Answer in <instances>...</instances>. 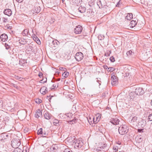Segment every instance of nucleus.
Segmentation results:
<instances>
[{
	"label": "nucleus",
	"mask_w": 152,
	"mask_h": 152,
	"mask_svg": "<svg viewBox=\"0 0 152 152\" xmlns=\"http://www.w3.org/2000/svg\"><path fill=\"white\" fill-rule=\"evenodd\" d=\"M83 145L81 139H79L78 140L75 139L73 140L72 145L74 146L75 148L79 149L81 148Z\"/></svg>",
	"instance_id": "nucleus-1"
},
{
	"label": "nucleus",
	"mask_w": 152,
	"mask_h": 152,
	"mask_svg": "<svg viewBox=\"0 0 152 152\" xmlns=\"http://www.w3.org/2000/svg\"><path fill=\"white\" fill-rule=\"evenodd\" d=\"M118 132L120 134L124 135L126 134L128 132L127 126L126 125L121 126L118 128Z\"/></svg>",
	"instance_id": "nucleus-2"
},
{
	"label": "nucleus",
	"mask_w": 152,
	"mask_h": 152,
	"mask_svg": "<svg viewBox=\"0 0 152 152\" xmlns=\"http://www.w3.org/2000/svg\"><path fill=\"white\" fill-rule=\"evenodd\" d=\"M20 144V141L18 139H14L11 141V146L14 148H18Z\"/></svg>",
	"instance_id": "nucleus-3"
},
{
	"label": "nucleus",
	"mask_w": 152,
	"mask_h": 152,
	"mask_svg": "<svg viewBox=\"0 0 152 152\" xmlns=\"http://www.w3.org/2000/svg\"><path fill=\"white\" fill-rule=\"evenodd\" d=\"M17 115L18 118L21 120L25 119L26 116V112L24 110L18 111L17 112Z\"/></svg>",
	"instance_id": "nucleus-4"
},
{
	"label": "nucleus",
	"mask_w": 152,
	"mask_h": 152,
	"mask_svg": "<svg viewBox=\"0 0 152 152\" xmlns=\"http://www.w3.org/2000/svg\"><path fill=\"white\" fill-rule=\"evenodd\" d=\"M111 84L113 86H115L118 83V78L114 75L112 74Z\"/></svg>",
	"instance_id": "nucleus-5"
},
{
	"label": "nucleus",
	"mask_w": 152,
	"mask_h": 152,
	"mask_svg": "<svg viewBox=\"0 0 152 152\" xmlns=\"http://www.w3.org/2000/svg\"><path fill=\"white\" fill-rule=\"evenodd\" d=\"M135 92L136 95H141L144 93V91L142 88L138 87L136 89Z\"/></svg>",
	"instance_id": "nucleus-6"
},
{
	"label": "nucleus",
	"mask_w": 152,
	"mask_h": 152,
	"mask_svg": "<svg viewBox=\"0 0 152 152\" xmlns=\"http://www.w3.org/2000/svg\"><path fill=\"white\" fill-rule=\"evenodd\" d=\"M83 57V54L81 52L77 53L75 56V58L77 61H79L82 60Z\"/></svg>",
	"instance_id": "nucleus-7"
},
{
	"label": "nucleus",
	"mask_w": 152,
	"mask_h": 152,
	"mask_svg": "<svg viewBox=\"0 0 152 152\" xmlns=\"http://www.w3.org/2000/svg\"><path fill=\"white\" fill-rule=\"evenodd\" d=\"M83 28L80 25H78L74 29V31L76 34H80L82 31Z\"/></svg>",
	"instance_id": "nucleus-8"
},
{
	"label": "nucleus",
	"mask_w": 152,
	"mask_h": 152,
	"mask_svg": "<svg viewBox=\"0 0 152 152\" xmlns=\"http://www.w3.org/2000/svg\"><path fill=\"white\" fill-rule=\"evenodd\" d=\"M136 94L135 92H131L129 94V99L130 101L134 100L135 97L136 96Z\"/></svg>",
	"instance_id": "nucleus-9"
},
{
	"label": "nucleus",
	"mask_w": 152,
	"mask_h": 152,
	"mask_svg": "<svg viewBox=\"0 0 152 152\" xmlns=\"http://www.w3.org/2000/svg\"><path fill=\"white\" fill-rule=\"evenodd\" d=\"M35 116L37 118H38L42 116V112L40 110L38 109L36 110L35 114Z\"/></svg>",
	"instance_id": "nucleus-10"
},
{
	"label": "nucleus",
	"mask_w": 152,
	"mask_h": 152,
	"mask_svg": "<svg viewBox=\"0 0 152 152\" xmlns=\"http://www.w3.org/2000/svg\"><path fill=\"white\" fill-rule=\"evenodd\" d=\"M119 120L116 118H113L111 119L110 122L114 125H116L119 124Z\"/></svg>",
	"instance_id": "nucleus-11"
},
{
	"label": "nucleus",
	"mask_w": 152,
	"mask_h": 152,
	"mask_svg": "<svg viewBox=\"0 0 152 152\" xmlns=\"http://www.w3.org/2000/svg\"><path fill=\"white\" fill-rule=\"evenodd\" d=\"M4 13L5 15L10 16L12 14V11L10 9H8L4 10Z\"/></svg>",
	"instance_id": "nucleus-12"
},
{
	"label": "nucleus",
	"mask_w": 152,
	"mask_h": 152,
	"mask_svg": "<svg viewBox=\"0 0 152 152\" xmlns=\"http://www.w3.org/2000/svg\"><path fill=\"white\" fill-rule=\"evenodd\" d=\"M0 38L2 41L5 42L7 40L8 37L6 34H3L1 35Z\"/></svg>",
	"instance_id": "nucleus-13"
},
{
	"label": "nucleus",
	"mask_w": 152,
	"mask_h": 152,
	"mask_svg": "<svg viewBox=\"0 0 152 152\" xmlns=\"http://www.w3.org/2000/svg\"><path fill=\"white\" fill-rule=\"evenodd\" d=\"M138 126L140 127H143L145 124V122L143 120H140L138 123Z\"/></svg>",
	"instance_id": "nucleus-14"
},
{
	"label": "nucleus",
	"mask_w": 152,
	"mask_h": 152,
	"mask_svg": "<svg viewBox=\"0 0 152 152\" xmlns=\"http://www.w3.org/2000/svg\"><path fill=\"white\" fill-rule=\"evenodd\" d=\"M46 87L45 86H43L40 89V93L42 94H45L47 92V91H46Z\"/></svg>",
	"instance_id": "nucleus-15"
},
{
	"label": "nucleus",
	"mask_w": 152,
	"mask_h": 152,
	"mask_svg": "<svg viewBox=\"0 0 152 152\" xmlns=\"http://www.w3.org/2000/svg\"><path fill=\"white\" fill-rule=\"evenodd\" d=\"M133 18V15L132 13H128L125 17V19L130 20Z\"/></svg>",
	"instance_id": "nucleus-16"
},
{
	"label": "nucleus",
	"mask_w": 152,
	"mask_h": 152,
	"mask_svg": "<svg viewBox=\"0 0 152 152\" xmlns=\"http://www.w3.org/2000/svg\"><path fill=\"white\" fill-rule=\"evenodd\" d=\"M75 137H69L67 138L66 140L69 142H71L72 144L73 140H75Z\"/></svg>",
	"instance_id": "nucleus-17"
},
{
	"label": "nucleus",
	"mask_w": 152,
	"mask_h": 152,
	"mask_svg": "<svg viewBox=\"0 0 152 152\" xmlns=\"http://www.w3.org/2000/svg\"><path fill=\"white\" fill-rule=\"evenodd\" d=\"M44 118L48 120L50 119L51 118V115L48 113H45L44 115Z\"/></svg>",
	"instance_id": "nucleus-18"
},
{
	"label": "nucleus",
	"mask_w": 152,
	"mask_h": 152,
	"mask_svg": "<svg viewBox=\"0 0 152 152\" xmlns=\"http://www.w3.org/2000/svg\"><path fill=\"white\" fill-rule=\"evenodd\" d=\"M137 117H134L132 118L131 121V123L133 124H135L137 123Z\"/></svg>",
	"instance_id": "nucleus-19"
},
{
	"label": "nucleus",
	"mask_w": 152,
	"mask_h": 152,
	"mask_svg": "<svg viewBox=\"0 0 152 152\" xmlns=\"http://www.w3.org/2000/svg\"><path fill=\"white\" fill-rule=\"evenodd\" d=\"M57 147L56 145H54L52 146L50 148V149L52 152H55L57 150Z\"/></svg>",
	"instance_id": "nucleus-20"
},
{
	"label": "nucleus",
	"mask_w": 152,
	"mask_h": 152,
	"mask_svg": "<svg viewBox=\"0 0 152 152\" xmlns=\"http://www.w3.org/2000/svg\"><path fill=\"white\" fill-rule=\"evenodd\" d=\"M78 10L80 12L83 13L85 12L86 8L85 7H83L82 6H80L79 7Z\"/></svg>",
	"instance_id": "nucleus-21"
},
{
	"label": "nucleus",
	"mask_w": 152,
	"mask_h": 152,
	"mask_svg": "<svg viewBox=\"0 0 152 152\" xmlns=\"http://www.w3.org/2000/svg\"><path fill=\"white\" fill-rule=\"evenodd\" d=\"M28 30L27 29H25L23 31L22 34L23 36H27L28 34Z\"/></svg>",
	"instance_id": "nucleus-22"
},
{
	"label": "nucleus",
	"mask_w": 152,
	"mask_h": 152,
	"mask_svg": "<svg viewBox=\"0 0 152 152\" xmlns=\"http://www.w3.org/2000/svg\"><path fill=\"white\" fill-rule=\"evenodd\" d=\"M5 133H3L0 134V140H4L6 139V137H5Z\"/></svg>",
	"instance_id": "nucleus-23"
},
{
	"label": "nucleus",
	"mask_w": 152,
	"mask_h": 152,
	"mask_svg": "<svg viewBox=\"0 0 152 152\" xmlns=\"http://www.w3.org/2000/svg\"><path fill=\"white\" fill-rule=\"evenodd\" d=\"M41 9V8L39 6L35 7V10L34 11L36 13H38L40 12Z\"/></svg>",
	"instance_id": "nucleus-24"
},
{
	"label": "nucleus",
	"mask_w": 152,
	"mask_h": 152,
	"mask_svg": "<svg viewBox=\"0 0 152 152\" xmlns=\"http://www.w3.org/2000/svg\"><path fill=\"white\" fill-rule=\"evenodd\" d=\"M8 19L7 18H6L3 17L0 19V20L3 23H6L8 21Z\"/></svg>",
	"instance_id": "nucleus-25"
},
{
	"label": "nucleus",
	"mask_w": 152,
	"mask_h": 152,
	"mask_svg": "<svg viewBox=\"0 0 152 152\" xmlns=\"http://www.w3.org/2000/svg\"><path fill=\"white\" fill-rule=\"evenodd\" d=\"M53 125L57 126H59L60 124H59V121L58 120H55L53 122Z\"/></svg>",
	"instance_id": "nucleus-26"
},
{
	"label": "nucleus",
	"mask_w": 152,
	"mask_h": 152,
	"mask_svg": "<svg viewBox=\"0 0 152 152\" xmlns=\"http://www.w3.org/2000/svg\"><path fill=\"white\" fill-rule=\"evenodd\" d=\"M137 22L135 20H132L131 21L130 24H131V26L134 27L137 24Z\"/></svg>",
	"instance_id": "nucleus-27"
},
{
	"label": "nucleus",
	"mask_w": 152,
	"mask_h": 152,
	"mask_svg": "<svg viewBox=\"0 0 152 152\" xmlns=\"http://www.w3.org/2000/svg\"><path fill=\"white\" fill-rule=\"evenodd\" d=\"M97 5L99 6V8H100L104 7V5H103L102 4L101 2L100 1H99L97 2Z\"/></svg>",
	"instance_id": "nucleus-28"
},
{
	"label": "nucleus",
	"mask_w": 152,
	"mask_h": 152,
	"mask_svg": "<svg viewBox=\"0 0 152 152\" xmlns=\"http://www.w3.org/2000/svg\"><path fill=\"white\" fill-rule=\"evenodd\" d=\"M22 151H22V150L21 149L18 148H15L13 151V152H22Z\"/></svg>",
	"instance_id": "nucleus-29"
},
{
	"label": "nucleus",
	"mask_w": 152,
	"mask_h": 152,
	"mask_svg": "<svg viewBox=\"0 0 152 152\" xmlns=\"http://www.w3.org/2000/svg\"><path fill=\"white\" fill-rule=\"evenodd\" d=\"M69 74V73L68 72H64V73H63L62 75L64 77H67Z\"/></svg>",
	"instance_id": "nucleus-30"
},
{
	"label": "nucleus",
	"mask_w": 152,
	"mask_h": 152,
	"mask_svg": "<svg viewBox=\"0 0 152 152\" xmlns=\"http://www.w3.org/2000/svg\"><path fill=\"white\" fill-rule=\"evenodd\" d=\"M20 42L22 45H25L26 43L27 42L24 39H23L21 40Z\"/></svg>",
	"instance_id": "nucleus-31"
},
{
	"label": "nucleus",
	"mask_w": 152,
	"mask_h": 152,
	"mask_svg": "<svg viewBox=\"0 0 152 152\" xmlns=\"http://www.w3.org/2000/svg\"><path fill=\"white\" fill-rule=\"evenodd\" d=\"M65 115L67 116V117L69 118H72V116L73 115V114L71 113H67L65 114Z\"/></svg>",
	"instance_id": "nucleus-32"
},
{
	"label": "nucleus",
	"mask_w": 152,
	"mask_h": 152,
	"mask_svg": "<svg viewBox=\"0 0 152 152\" xmlns=\"http://www.w3.org/2000/svg\"><path fill=\"white\" fill-rule=\"evenodd\" d=\"M37 134L38 135L43 134L42 129L41 128L39 129L37 131Z\"/></svg>",
	"instance_id": "nucleus-33"
},
{
	"label": "nucleus",
	"mask_w": 152,
	"mask_h": 152,
	"mask_svg": "<svg viewBox=\"0 0 152 152\" xmlns=\"http://www.w3.org/2000/svg\"><path fill=\"white\" fill-rule=\"evenodd\" d=\"M100 118H99V117H96V120L95 121V118H93V121L94 123H97V122H98L99 121Z\"/></svg>",
	"instance_id": "nucleus-34"
},
{
	"label": "nucleus",
	"mask_w": 152,
	"mask_h": 152,
	"mask_svg": "<svg viewBox=\"0 0 152 152\" xmlns=\"http://www.w3.org/2000/svg\"><path fill=\"white\" fill-rule=\"evenodd\" d=\"M42 102V100L39 99V98L35 100V102L38 104H39L40 103H41Z\"/></svg>",
	"instance_id": "nucleus-35"
},
{
	"label": "nucleus",
	"mask_w": 152,
	"mask_h": 152,
	"mask_svg": "<svg viewBox=\"0 0 152 152\" xmlns=\"http://www.w3.org/2000/svg\"><path fill=\"white\" fill-rule=\"evenodd\" d=\"M114 70V69L113 67H109L107 69V71L109 72H112Z\"/></svg>",
	"instance_id": "nucleus-36"
},
{
	"label": "nucleus",
	"mask_w": 152,
	"mask_h": 152,
	"mask_svg": "<svg viewBox=\"0 0 152 152\" xmlns=\"http://www.w3.org/2000/svg\"><path fill=\"white\" fill-rule=\"evenodd\" d=\"M132 53V52L131 50H130L127 52L126 54L127 56H130Z\"/></svg>",
	"instance_id": "nucleus-37"
},
{
	"label": "nucleus",
	"mask_w": 152,
	"mask_h": 152,
	"mask_svg": "<svg viewBox=\"0 0 152 152\" xmlns=\"http://www.w3.org/2000/svg\"><path fill=\"white\" fill-rule=\"evenodd\" d=\"M40 81L41 83H45L47 81V79L46 78H45V79H43L42 80H40Z\"/></svg>",
	"instance_id": "nucleus-38"
},
{
	"label": "nucleus",
	"mask_w": 152,
	"mask_h": 152,
	"mask_svg": "<svg viewBox=\"0 0 152 152\" xmlns=\"http://www.w3.org/2000/svg\"><path fill=\"white\" fill-rule=\"evenodd\" d=\"M5 27L6 29H11L12 28L11 26H9V24H7Z\"/></svg>",
	"instance_id": "nucleus-39"
},
{
	"label": "nucleus",
	"mask_w": 152,
	"mask_h": 152,
	"mask_svg": "<svg viewBox=\"0 0 152 152\" xmlns=\"http://www.w3.org/2000/svg\"><path fill=\"white\" fill-rule=\"evenodd\" d=\"M64 152H72V151H71V150L69 148H66L64 150Z\"/></svg>",
	"instance_id": "nucleus-40"
},
{
	"label": "nucleus",
	"mask_w": 152,
	"mask_h": 152,
	"mask_svg": "<svg viewBox=\"0 0 152 152\" xmlns=\"http://www.w3.org/2000/svg\"><path fill=\"white\" fill-rule=\"evenodd\" d=\"M3 107V102L1 99H0V108H2Z\"/></svg>",
	"instance_id": "nucleus-41"
},
{
	"label": "nucleus",
	"mask_w": 152,
	"mask_h": 152,
	"mask_svg": "<svg viewBox=\"0 0 152 152\" xmlns=\"http://www.w3.org/2000/svg\"><path fill=\"white\" fill-rule=\"evenodd\" d=\"M110 60L112 62H114L115 61V60L114 57L113 56L111 57L110 58Z\"/></svg>",
	"instance_id": "nucleus-42"
},
{
	"label": "nucleus",
	"mask_w": 152,
	"mask_h": 152,
	"mask_svg": "<svg viewBox=\"0 0 152 152\" xmlns=\"http://www.w3.org/2000/svg\"><path fill=\"white\" fill-rule=\"evenodd\" d=\"M148 119L150 121H152V113L150 114L149 116H148Z\"/></svg>",
	"instance_id": "nucleus-43"
},
{
	"label": "nucleus",
	"mask_w": 152,
	"mask_h": 152,
	"mask_svg": "<svg viewBox=\"0 0 152 152\" xmlns=\"http://www.w3.org/2000/svg\"><path fill=\"white\" fill-rule=\"evenodd\" d=\"M58 86V84H53V87L52 89H54L55 88H57Z\"/></svg>",
	"instance_id": "nucleus-44"
},
{
	"label": "nucleus",
	"mask_w": 152,
	"mask_h": 152,
	"mask_svg": "<svg viewBox=\"0 0 152 152\" xmlns=\"http://www.w3.org/2000/svg\"><path fill=\"white\" fill-rule=\"evenodd\" d=\"M5 46L6 47V49L7 50H8L10 48V46L6 43H5Z\"/></svg>",
	"instance_id": "nucleus-45"
},
{
	"label": "nucleus",
	"mask_w": 152,
	"mask_h": 152,
	"mask_svg": "<svg viewBox=\"0 0 152 152\" xmlns=\"http://www.w3.org/2000/svg\"><path fill=\"white\" fill-rule=\"evenodd\" d=\"M111 53V51H110L109 52L106 53H105L104 55L105 56H110V54Z\"/></svg>",
	"instance_id": "nucleus-46"
},
{
	"label": "nucleus",
	"mask_w": 152,
	"mask_h": 152,
	"mask_svg": "<svg viewBox=\"0 0 152 152\" xmlns=\"http://www.w3.org/2000/svg\"><path fill=\"white\" fill-rule=\"evenodd\" d=\"M70 121H69V123H71V122H75V121L77 120V119H71V118H70Z\"/></svg>",
	"instance_id": "nucleus-47"
},
{
	"label": "nucleus",
	"mask_w": 152,
	"mask_h": 152,
	"mask_svg": "<svg viewBox=\"0 0 152 152\" xmlns=\"http://www.w3.org/2000/svg\"><path fill=\"white\" fill-rule=\"evenodd\" d=\"M124 75H124L125 77H129V75H130L129 73H126L124 74Z\"/></svg>",
	"instance_id": "nucleus-48"
},
{
	"label": "nucleus",
	"mask_w": 152,
	"mask_h": 152,
	"mask_svg": "<svg viewBox=\"0 0 152 152\" xmlns=\"http://www.w3.org/2000/svg\"><path fill=\"white\" fill-rule=\"evenodd\" d=\"M59 69L61 71H64L65 68L62 67H60L59 68Z\"/></svg>",
	"instance_id": "nucleus-49"
},
{
	"label": "nucleus",
	"mask_w": 152,
	"mask_h": 152,
	"mask_svg": "<svg viewBox=\"0 0 152 152\" xmlns=\"http://www.w3.org/2000/svg\"><path fill=\"white\" fill-rule=\"evenodd\" d=\"M103 66L104 68V69H108V68H109L106 65H104Z\"/></svg>",
	"instance_id": "nucleus-50"
},
{
	"label": "nucleus",
	"mask_w": 152,
	"mask_h": 152,
	"mask_svg": "<svg viewBox=\"0 0 152 152\" xmlns=\"http://www.w3.org/2000/svg\"><path fill=\"white\" fill-rule=\"evenodd\" d=\"M143 129H138V132H143Z\"/></svg>",
	"instance_id": "nucleus-51"
},
{
	"label": "nucleus",
	"mask_w": 152,
	"mask_h": 152,
	"mask_svg": "<svg viewBox=\"0 0 152 152\" xmlns=\"http://www.w3.org/2000/svg\"><path fill=\"white\" fill-rule=\"evenodd\" d=\"M106 145L105 144H103V146H102V147H101L102 149H104L106 147Z\"/></svg>",
	"instance_id": "nucleus-52"
},
{
	"label": "nucleus",
	"mask_w": 152,
	"mask_h": 152,
	"mask_svg": "<svg viewBox=\"0 0 152 152\" xmlns=\"http://www.w3.org/2000/svg\"><path fill=\"white\" fill-rule=\"evenodd\" d=\"M13 86H14V87L15 88H16L18 89L19 88V87H18L17 85H16L15 84H13Z\"/></svg>",
	"instance_id": "nucleus-53"
},
{
	"label": "nucleus",
	"mask_w": 152,
	"mask_h": 152,
	"mask_svg": "<svg viewBox=\"0 0 152 152\" xmlns=\"http://www.w3.org/2000/svg\"><path fill=\"white\" fill-rule=\"evenodd\" d=\"M113 149L115 151H118V149L116 147H114L113 148Z\"/></svg>",
	"instance_id": "nucleus-54"
},
{
	"label": "nucleus",
	"mask_w": 152,
	"mask_h": 152,
	"mask_svg": "<svg viewBox=\"0 0 152 152\" xmlns=\"http://www.w3.org/2000/svg\"><path fill=\"white\" fill-rule=\"evenodd\" d=\"M97 150L98 151H101V150H102V148L100 147V148H98L97 149Z\"/></svg>",
	"instance_id": "nucleus-55"
},
{
	"label": "nucleus",
	"mask_w": 152,
	"mask_h": 152,
	"mask_svg": "<svg viewBox=\"0 0 152 152\" xmlns=\"http://www.w3.org/2000/svg\"><path fill=\"white\" fill-rule=\"evenodd\" d=\"M42 73H39V75H38L40 77H41V76H42Z\"/></svg>",
	"instance_id": "nucleus-56"
},
{
	"label": "nucleus",
	"mask_w": 152,
	"mask_h": 152,
	"mask_svg": "<svg viewBox=\"0 0 152 152\" xmlns=\"http://www.w3.org/2000/svg\"><path fill=\"white\" fill-rule=\"evenodd\" d=\"M42 134H43V135H44L43 136L44 137H45V136L46 135H47V134L46 133V132H44Z\"/></svg>",
	"instance_id": "nucleus-57"
},
{
	"label": "nucleus",
	"mask_w": 152,
	"mask_h": 152,
	"mask_svg": "<svg viewBox=\"0 0 152 152\" xmlns=\"http://www.w3.org/2000/svg\"><path fill=\"white\" fill-rule=\"evenodd\" d=\"M37 44H39V43H40V41L39 40H38L37 39Z\"/></svg>",
	"instance_id": "nucleus-58"
},
{
	"label": "nucleus",
	"mask_w": 152,
	"mask_h": 152,
	"mask_svg": "<svg viewBox=\"0 0 152 152\" xmlns=\"http://www.w3.org/2000/svg\"><path fill=\"white\" fill-rule=\"evenodd\" d=\"M17 1L18 2H21L23 1V0H17Z\"/></svg>",
	"instance_id": "nucleus-59"
},
{
	"label": "nucleus",
	"mask_w": 152,
	"mask_h": 152,
	"mask_svg": "<svg viewBox=\"0 0 152 152\" xmlns=\"http://www.w3.org/2000/svg\"><path fill=\"white\" fill-rule=\"evenodd\" d=\"M97 81H98V82L99 83V85H100L101 84V81L98 80H97Z\"/></svg>",
	"instance_id": "nucleus-60"
},
{
	"label": "nucleus",
	"mask_w": 152,
	"mask_h": 152,
	"mask_svg": "<svg viewBox=\"0 0 152 152\" xmlns=\"http://www.w3.org/2000/svg\"><path fill=\"white\" fill-rule=\"evenodd\" d=\"M8 135H7V134L5 133V137H6V139H7V137H8Z\"/></svg>",
	"instance_id": "nucleus-61"
},
{
	"label": "nucleus",
	"mask_w": 152,
	"mask_h": 152,
	"mask_svg": "<svg viewBox=\"0 0 152 152\" xmlns=\"http://www.w3.org/2000/svg\"><path fill=\"white\" fill-rule=\"evenodd\" d=\"M119 2H118L116 6L117 7H119Z\"/></svg>",
	"instance_id": "nucleus-62"
},
{
	"label": "nucleus",
	"mask_w": 152,
	"mask_h": 152,
	"mask_svg": "<svg viewBox=\"0 0 152 152\" xmlns=\"http://www.w3.org/2000/svg\"><path fill=\"white\" fill-rule=\"evenodd\" d=\"M56 41H53V42H52V43H53V44H55V42H56Z\"/></svg>",
	"instance_id": "nucleus-63"
},
{
	"label": "nucleus",
	"mask_w": 152,
	"mask_h": 152,
	"mask_svg": "<svg viewBox=\"0 0 152 152\" xmlns=\"http://www.w3.org/2000/svg\"><path fill=\"white\" fill-rule=\"evenodd\" d=\"M26 151H27L26 150H25V151H23L22 152H27Z\"/></svg>",
	"instance_id": "nucleus-64"
}]
</instances>
